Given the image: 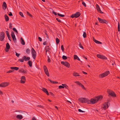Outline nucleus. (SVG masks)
Segmentation results:
<instances>
[{
    "mask_svg": "<svg viewBox=\"0 0 120 120\" xmlns=\"http://www.w3.org/2000/svg\"><path fill=\"white\" fill-rule=\"evenodd\" d=\"M31 54L33 58L34 59H35L36 56V52L33 48L32 49Z\"/></svg>",
    "mask_w": 120,
    "mask_h": 120,
    "instance_id": "nucleus-4",
    "label": "nucleus"
},
{
    "mask_svg": "<svg viewBox=\"0 0 120 120\" xmlns=\"http://www.w3.org/2000/svg\"><path fill=\"white\" fill-rule=\"evenodd\" d=\"M22 71L21 70H20L19 71H21V72H23L24 73H25L26 72L24 70H22Z\"/></svg>",
    "mask_w": 120,
    "mask_h": 120,
    "instance_id": "nucleus-59",
    "label": "nucleus"
},
{
    "mask_svg": "<svg viewBox=\"0 0 120 120\" xmlns=\"http://www.w3.org/2000/svg\"><path fill=\"white\" fill-rule=\"evenodd\" d=\"M107 92L108 94L113 97L116 96V95L114 92L110 90H108Z\"/></svg>",
    "mask_w": 120,
    "mask_h": 120,
    "instance_id": "nucleus-6",
    "label": "nucleus"
},
{
    "mask_svg": "<svg viewBox=\"0 0 120 120\" xmlns=\"http://www.w3.org/2000/svg\"><path fill=\"white\" fill-rule=\"evenodd\" d=\"M56 20L58 21L59 22H60V20L58 18H56Z\"/></svg>",
    "mask_w": 120,
    "mask_h": 120,
    "instance_id": "nucleus-57",
    "label": "nucleus"
},
{
    "mask_svg": "<svg viewBox=\"0 0 120 120\" xmlns=\"http://www.w3.org/2000/svg\"><path fill=\"white\" fill-rule=\"evenodd\" d=\"M3 5V7H4V9H5L7 7V5L5 2H4Z\"/></svg>",
    "mask_w": 120,
    "mask_h": 120,
    "instance_id": "nucleus-19",
    "label": "nucleus"
},
{
    "mask_svg": "<svg viewBox=\"0 0 120 120\" xmlns=\"http://www.w3.org/2000/svg\"><path fill=\"white\" fill-rule=\"evenodd\" d=\"M4 17L6 21H8L9 20V18L8 16L6 15H5Z\"/></svg>",
    "mask_w": 120,
    "mask_h": 120,
    "instance_id": "nucleus-20",
    "label": "nucleus"
},
{
    "mask_svg": "<svg viewBox=\"0 0 120 120\" xmlns=\"http://www.w3.org/2000/svg\"><path fill=\"white\" fill-rule=\"evenodd\" d=\"M52 13L55 15H57L56 13L53 11H52Z\"/></svg>",
    "mask_w": 120,
    "mask_h": 120,
    "instance_id": "nucleus-55",
    "label": "nucleus"
},
{
    "mask_svg": "<svg viewBox=\"0 0 120 120\" xmlns=\"http://www.w3.org/2000/svg\"><path fill=\"white\" fill-rule=\"evenodd\" d=\"M16 118L20 120H21L23 118V117L21 115H19L17 116Z\"/></svg>",
    "mask_w": 120,
    "mask_h": 120,
    "instance_id": "nucleus-17",
    "label": "nucleus"
},
{
    "mask_svg": "<svg viewBox=\"0 0 120 120\" xmlns=\"http://www.w3.org/2000/svg\"><path fill=\"white\" fill-rule=\"evenodd\" d=\"M27 15H28L30 16L31 17H32V15H30V14L29 12H27Z\"/></svg>",
    "mask_w": 120,
    "mask_h": 120,
    "instance_id": "nucleus-48",
    "label": "nucleus"
},
{
    "mask_svg": "<svg viewBox=\"0 0 120 120\" xmlns=\"http://www.w3.org/2000/svg\"><path fill=\"white\" fill-rule=\"evenodd\" d=\"M13 71L10 70L8 72H7V73H10L11 72H12Z\"/></svg>",
    "mask_w": 120,
    "mask_h": 120,
    "instance_id": "nucleus-56",
    "label": "nucleus"
},
{
    "mask_svg": "<svg viewBox=\"0 0 120 120\" xmlns=\"http://www.w3.org/2000/svg\"><path fill=\"white\" fill-rule=\"evenodd\" d=\"M15 36L14 33L13 32H11V36L13 37V36Z\"/></svg>",
    "mask_w": 120,
    "mask_h": 120,
    "instance_id": "nucleus-41",
    "label": "nucleus"
},
{
    "mask_svg": "<svg viewBox=\"0 0 120 120\" xmlns=\"http://www.w3.org/2000/svg\"><path fill=\"white\" fill-rule=\"evenodd\" d=\"M28 63L30 67H31L32 65V62L31 61H29L28 62Z\"/></svg>",
    "mask_w": 120,
    "mask_h": 120,
    "instance_id": "nucleus-27",
    "label": "nucleus"
},
{
    "mask_svg": "<svg viewBox=\"0 0 120 120\" xmlns=\"http://www.w3.org/2000/svg\"><path fill=\"white\" fill-rule=\"evenodd\" d=\"M83 36L84 38H85L86 36V33L85 32H84L83 35Z\"/></svg>",
    "mask_w": 120,
    "mask_h": 120,
    "instance_id": "nucleus-32",
    "label": "nucleus"
},
{
    "mask_svg": "<svg viewBox=\"0 0 120 120\" xmlns=\"http://www.w3.org/2000/svg\"><path fill=\"white\" fill-rule=\"evenodd\" d=\"M4 33L3 32L0 34V39L1 41H2L4 38Z\"/></svg>",
    "mask_w": 120,
    "mask_h": 120,
    "instance_id": "nucleus-10",
    "label": "nucleus"
},
{
    "mask_svg": "<svg viewBox=\"0 0 120 120\" xmlns=\"http://www.w3.org/2000/svg\"><path fill=\"white\" fill-rule=\"evenodd\" d=\"M109 73V71H107L105 72L104 73L101 74L99 75V77L100 78H103L107 76Z\"/></svg>",
    "mask_w": 120,
    "mask_h": 120,
    "instance_id": "nucleus-3",
    "label": "nucleus"
},
{
    "mask_svg": "<svg viewBox=\"0 0 120 120\" xmlns=\"http://www.w3.org/2000/svg\"><path fill=\"white\" fill-rule=\"evenodd\" d=\"M57 15H58L59 16H60V17H64V15L61 14H60L59 13H58Z\"/></svg>",
    "mask_w": 120,
    "mask_h": 120,
    "instance_id": "nucleus-30",
    "label": "nucleus"
},
{
    "mask_svg": "<svg viewBox=\"0 0 120 120\" xmlns=\"http://www.w3.org/2000/svg\"><path fill=\"white\" fill-rule=\"evenodd\" d=\"M9 15L10 16H11L12 15V14L11 12H10V13L9 14Z\"/></svg>",
    "mask_w": 120,
    "mask_h": 120,
    "instance_id": "nucleus-60",
    "label": "nucleus"
},
{
    "mask_svg": "<svg viewBox=\"0 0 120 120\" xmlns=\"http://www.w3.org/2000/svg\"><path fill=\"white\" fill-rule=\"evenodd\" d=\"M75 82V83L77 84H78L79 86H81L82 88L85 90H86L85 88L84 87V86L79 82Z\"/></svg>",
    "mask_w": 120,
    "mask_h": 120,
    "instance_id": "nucleus-14",
    "label": "nucleus"
},
{
    "mask_svg": "<svg viewBox=\"0 0 120 120\" xmlns=\"http://www.w3.org/2000/svg\"><path fill=\"white\" fill-rule=\"evenodd\" d=\"M26 52L27 53H29L30 52V50L29 49H27L26 50Z\"/></svg>",
    "mask_w": 120,
    "mask_h": 120,
    "instance_id": "nucleus-37",
    "label": "nucleus"
},
{
    "mask_svg": "<svg viewBox=\"0 0 120 120\" xmlns=\"http://www.w3.org/2000/svg\"><path fill=\"white\" fill-rule=\"evenodd\" d=\"M118 31H120V24H119V22H118Z\"/></svg>",
    "mask_w": 120,
    "mask_h": 120,
    "instance_id": "nucleus-35",
    "label": "nucleus"
},
{
    "mask_svg": "<svg viewBox=\"0 0 120 120\" xmlns=\"http://www.w3.org/2000/svg\"><path fill=\"white\" fill-rule=\"evenodd\" d=\"M78 111L79 112H84L82 110H81V109H78Z\"/></svg>",
    "mask_w": 120,
    "mask_h": 120,
    "instance_id": "nucleus-47",
    "label": "nucleus"
},
{
    "mask_svg": "<svg viewBox=\"0 0 120 120\" xmlns=\"http://www.w3.org/2000/svg\"><path fill=\"white\" fill-rule=\"evenodd\" d=\"M56 42L57 44H58L60 42V40L59 39L57 38H56Z\"/></svg>",
    "mask_w": 120,
    "mask_h": 120,
    "instance_id": "nucleus-34",
    "label": "nucleus"
},
{
    "mask_svg": "<svg viewBox=\"0 0 120 120\" xmlns=\"http://www.w3.org/2000/svg\"><path fill=\"white\" fill-rule=\"evenodd\" d=\"M16 55L17 57H19V55H20V54L16 52H15Z\"/></svg>",
    "mask_w": 120,
    "mask_h": 120,
    "instance_id": "nucleus-46",
    "label": "nucleus"
},
{
    "mask_svg": "<svg viewBox=\"0 0 120 120\" xmlns=\"http://www.w3.org/2000/svg\"><path fill=\"white\" fill-rule=\"evenodd\" d=\"M6 47L7 48V49H9L10 48V46L8 43H7L6 45Z\"/></svg>",
    "mask_w": 120,
    "mask_h": 120,
    "instance_id": "nucleus-25",
    "label": "nucleus"
},
{
    "mask_svg": "<svg viewBox=\"0 0 120 120\" xmlns=\"http://www.w3.org/2000/svg\"><path fill=\"white\" fill-rule=\"evenodd\" d=\"M19 14L21 16H22V17L23 16V14L21 12H19Z\"/></svg>",
    "mask_w": 120,
    "mask_h": 120,
    "instance_id": "nucleus-45",
    "label": "nucleus"
},
{
    "mask_svg": "<svg viewBox=\"0 0 120 120\" xmlns=\"http://www.w3.org/2000/svg\"><path fill=\"white\" fill-rule=\"evenodd\" d=\"M61 64L67 67H69L70 64L68 63L67 62H64V61H62L61 62Z\"/></svg>",
    "mask_w": 120,
    "mask_h": 120,
    "instance_id": "nucleus-11",
    "label": "nucleus"
},
{
    "mask_svg": "<svg viewBox=\"0 0 120 120\" xmlns=\"http://www.w3.org/2000/svg\"><path fill=\"white\" fill-rule=\"evenodd\" d=\"M48 80L51 82L52 83H58V82H56V81H51V80H50L49 79H48Z\"/></svg>",
    "mask_w": 120,
    "mask_h": 120,
    "instance_id": "nucleus-24",
    "label": "nucleus"
},
{
    "mask_svg": "<svg viewBox=\"0 0 120 120\" xmlns=\"http://www.w3.org/2000/svg\"><path fill=\"white\" fill-rule=\"evenodd\" d=\"M109 103L108 102H105L103 105L102 108H103L104 109H107L109 107Z\"/></svg>",
    "mask_w": 120,
    "mask_h": 120,
    "instance_id": "nucleus-5",
    "label": "nucleus"
},
{
    "mask_svg": "<svg viewBox=\"0 0 120 120\" xmlns=\"http://www.w3.org/2000/svg\"><path fill=\"white\" fill-rule=\"evenodd\" d=\"M32 120H36V119L35 117H33L32 119Z\"/></svg>",
    "mask_w": 120,
    "mask_h": 120,
    "instance_id": "nucleus-62",
    "label": "nucleus"
},
{
    "mask_svg": "<svg viewBox=\"0 0 120 120\" xmlns=\"http://www.w3.org/2000/svg\"><path fill=\"white\" fill-rule=\"evenodd\" d=\"M50 49L49 48H46L45 49V50H46V54H47V52H49V50Z\"/></svg>",
    "mask_w": 120,
    "mask_h": 120,
    "instance_id": "nucleus-31",
    "label": "nucleus"
},
{
    "mask_svg": "<svg viewBox=\"0 0 120 120\" xmlns=\"http://www.w3.org/2000/svg\"><path fill=\"white\" fill-rule=\"evenodd\" d=\"M9 39L10 41H11V38L10 37V35H9V36H7Z\"/></svg>",
    "mask_w": 120,
    "mask_h": 120,
    "instance_id": "nucleus-54",
    "label": "nucleus"
},
{
    "mask_svg": "<svg viewBox=\"0 0 120 120\" xmlns=\"http://www.w3.org/2000/svg\"><path fill=\"white\" fill-rule=\"evenodd\" d=\"M93 40L94 41V42L95 43H97L98 44H102L101 42L96 40L94 38H93Z\"/></svg>",
    "mask_w": 120,
    "mask_h": 120,
    "instance_id": "nucleus-18",
    "label": "nucleus"
},
{
    "mask_svg": "<svg viewBox=\"0 0 120 120\" xmlns=\"http://www.w3.org/2000/svg\"><path fill=\"white\" fill-rule=\"evenodd\" d=\"M13 40L14 41V42H15L16 40V39L15 37V36H13V37H11Z\"/></svg>",
    "mask_w": 120,
    "mask_h": 120,
    "instance_id": "nucleus-26",
    "label": "nucleus"
},
{
    "mask_svg": "<svg viewBox=\"0 0 120 120\" xmlns=\"http://www.w3.org/2000/svg\"><path fill=\"white\" fill-rule=\"evenodd\" d=\"M79 101L80 102L82 103H86L89 101V100L85 98H80L79 99Z\"/></svg>",
    "mask_w": 120,
    "mask_h": 120,
    "instance_id": "nucleus-2",
    "label": "nucleus"
},
{
    "mask_svg": "<svg viewBox=\"0 0 120 120\" xmlns=\"http://www.w3.org/2000/svg\"><path fill=\"white\" fill-rule=\"evenodd\" d=\"M97 56L98 57L102 59H107L105 57L100 54L97 55Z\"/></svg>",
    "mask_w": 120,
    "mask_h": 120,
    "instance_id": "nucleus-12",
    "label": "nucleus"
},
{
    "mask_svg": "<svg viewBox=\"0 0 120 120\" xmlns=\"http://www.w3.org/2000/svg\"><path fill=\"white\" fill-rule=\"evenodd\" d=\"M30 59V58L29 57H26V59L25 60V61L28 60H29Z\"/></svg>",
    "mask_w": 120,
    "mask_h": 120,
    "instance_id": "nucleus-44",
    "label": "nucleus"
},
{
    "mask_svg": "<svg viewBox=\"0 0 120 120\" xmlns=\"http://www.w3.org/2000/svg\"><path fill=\"white\" fill-rule=\"evenodd\" d=\"M79 47L81 48L82 49H83V48L82 46V44H81V43H79Z\"/></svg>",
    "mask_w": 120,
    "mask_h": 120,
    "instance_id": "nucleus-36",
    "label": "nucleus"
},
{
    "mask_svg": "<svg viewBox=\"0 0 120 120\" xmlns=\"http://www.w3.org/2000/svg\"><path fill=\"white\" fill-rule=\"evenodd\" d=\"M71 17L73 18L74 17H75V14L72 15L71 16Z\"/></svg>",
    "mask_w": 120,
    "mask_h": 120,
    "instance_id": "nucleus-50",
    "label": "nucleus"
},
{
    "mask_svg": "<svg viewBox=\"0 0 120 120\" xmlns=\"http://www.w3.org/2000/svg\"><path fill=\"white\" fill-rule=\"evenodd\" d=\"M26 80L25 77L24 76H22L21 78L20 82L22 83H25V81Z\"/></svg>",
    "mask_w": 120,
    "mask_h": 120,
    "instance_id": "nucleus-13",
    "label": "nucleus"
},
{
    "mask_svg": "<svg viewBox=\"0 0 120 120\" xmlns=\"http://www.w3.org/2000/svg\"><path fill=\"white\" fill-rule=\"evenodd\" d=\"M21 43L23 45H24L25 44V42L24 41V40L22 38H21Z\"/></svg>",
    "mask_w": 120,
    "mask_h": 120,
    "instance_id": "nucleus-22",
    "label": "nucleus"
},
{
    "mask_svg": "<svg viewBox=\"0 0 120 120\" xmlns=\"http://www.w3.org/2000/svg\"><path fill=\"white\" fill-rule=\"evenodd\" d=\"M102 98V97L101 96L97 97L94 99H92L90 100H89V101H88V103L91 104H95L98 101L101 100Z\"/></svg>",
    "mask_w": 120,
    "mask_h": 120,
    "instance_id": "nucleus-1",
    "label": "nucleus"
},
{
    "mask_svg": "<svg viewBox=\"0 0 120 120\" xmlns=\"http://www.w3.org/2000/svg\"><path fill=\"white\" fill-rule=\"evenodd\" d=\"M44 71L46 74L48 76H49V73L48 71V70L47 69V67L45 66H44Z\"/></svg>",
    "mask_w": 120,
    "mask_h": 120,
    "instance_id": "nucleus-8",
    "label": "nucleus"
},
{
    "mask_svg": "<svg viewBox=\"0 0 120 120\" xmlns=\"http://www.w3.org/2000/svg\"><path fill=\"white\" fill-rule=\"evenodd\" d=\"M61 49L62 50V51H63L64 50V48L63 47V45H61Z\"/></svg>",
    "mask_w": 120,
    "mask_h": 120,
    "instance_id": "nucleus-43",
    "label": "nucleus"
},
{
    "mask_svg": "<svg viewBox=\"0 0 120 120\" xmlns=\"http://www.w3.org/2000/svg\"><path fill=\"white\" fill-rule=\"evenodd\" d=\"M48 61L49 62L50 61V59L49 58V56H48Z\"/></svg>",
    "mask_w": 120,
    "mask_h": 120,
    "instance_id": "nucleus-61",
    "label": "nucleus"
},
{
    "mask_svg": "<svg viewBox=\"0 0 120 120\" xmlns=\"http://www.w3.org/2000/svg\"><path fill=\"white\" fill-rule=\"evenodd\" d=\"M59 88L60 89L61 88H64V87L62 86H59Z\"/></svg>",
    "mask_w": 120,
    "mask_h": 120,
    "instance_id": "nucleus-39",
    "label": "nucleus"
},
{
    "mask_svg": "<svg viewBox=\"0 0 120 120\" xmlns=\"http://www.w3.org/2000/svg\"><path fill=\"white\" fill-rule=\"evenodd\" d=\"M74 14L75 15V17L77 18L80 16L81 14L79 12H77Z\"/></svg>",
    "mask_w": 120,
    "mask_h": 120,
    "instance_id": "nucleus-16",
    "label": "nucleus"
},
{
    "mask_svg": "<svg viewBox=\"0 0 120 120\" xmlns=\"http://www.w3.org/2000/svg\"><path fill=\"white\" fill-rule=\"evenodd\" d=\"M82 4L84 5L85 7L86 6V4L85 3L83 2H82Z\"/></svg>",
    "mask_w": 120,
    "mask_h": 120,
    "instance_id": "nucleus-42",
    "label": "nucleus"
},
{
    "mask_svg": "<svg viewBox=\"0 0 120 120\" xmlns=\"http://www.w3.org/2000/svg\"><path fill=\"white\" fill-rule=\"evenodd\" d=\"M62 58L64 60H66L67 59V57L64 55L63 56Z\"/></svg>",
    "mask_w": 120,
    "mask_h": 120,
    "instance_id": "nucleus-29",
    "label": "nucleus"
},
{
    "mask_svg": "<svg viewBox=\"0 0 120 120\" xmlns=\"http://www.w3.org/2000/svg\"><path fill=\"white\" fill-rule=\"evenodd\" d=\"M26 59V57L25 56H24L22 58V59L25 60Z\"/></svg>",
    "mask_w": 120,
    "mask_h": 120,
    "instance_id": "nucleus-53",
    "label": "nucleus"
},
{
    "mask_svg": "<svg viewBox=\"0 0 120 120\" xmlns=\"http://www.w3.org/2000/svg\"><path fill=\"white\" fill-rule=\"evenodd\" d=\"M9 27L11 29L12 28V25L11 23H10L9 24Z\"/></svg>",
    "mask_w": 120,
    "mask_h": 120,
    "instance_id": "nucleus-38",
    "label": "nucleus"
},
{
    "mask_svg": "<svg viewBox=\"0 0 120 120\" xmlns=\"http://www.w3.org/2000/svg\"><path fill=\"white\" fill-rule=\"evenodd\" d=\"M38 39H39V41H42V39L40 37H38Z\"/></svg>",
    "mask_w": 120,
    "mask_h": 120,
    "instance_id": "nucleus-51",
    "label": "nucleus"
},
{
    "mask_svg": "<svg viewBox=\"0 0 120 120\" xmlns=\"http://www.w3.org/2000/svg\"><path fill=\"white\" fill-rule=\"evenodd\" d=\"M64 87H65L66 88H67V87H68V86L65 84V85H64Z\"/></svg>",
    "mask_w": 120,
    "mask_h": 120,
    "instance_id": "nucleus-64",
    "label": "nucleus"
},
{
    "mask_svg": "<svg viewBox=\"0 0 120 120\" xmlns=\"http://www.w3.org/2000/svg\"><path fill=\"white\" fill-rule=\"evenodd\" d=\"M74 58L75 59H76L80 61V60L79 58L76 55H75L74 56Z\"/></svg>",
    "mask_w": 120,
    "mask_h": 120,
    "instance_id": "nucleus-21",
    "label": "nucleus"
},
{
    "mask_svg": "<svg viewBox=\"0 0 120 120\" xmlns=\"http://www.w3.org/2000/svg\"><path fill=\"white\" fill-rule=\"evenodd\" d=\"M96 8L97 9V10L100 13H103V12L101 11L99 6L98 5H97L96 6Z\"/></svg>",
    "mask_w": 120,
    "mask_h": 120,
    "instance_id": "nucleus-15",
    "label": "nucleus"
},
{
    "mask_svg": "<svg viewBox=\"0 0 120 120\" xmlns=\"http://www.w3.org/2000/svg\"><path fill=\"white\" fill-rule=\"evenodd\" d=\"M13 30L14 31L16 32V33L17 34L18 33V31L17 30H16V28H13Z\"/></svg>",
    "mask_w": 120,
    "mask_h": 120,
    "instance_id": "nucleus-33",
    "label": "nucleus"
},
{
    "mask_svg": "<svg viewBox=\"0 0 120 120\" xmlns=\"http://www.w3.org/2000/svg\"><path fill=\"white\" fill-rule=\"evenodd\" d=\"M9 83L7 82L3 83L0 84V86L4 87L8 85Z\"/></svg>",
    "mask_w": 120,
    "mask_h": 120,
    "instance_id": "nucleus-9",
    "label": "nucleus"
},
{
    "mask_svg": "<svg viewBox=\"0 0 120 120\" xmlns=\"http://www.w3.org/2000/svg\"><path fill=\"white\" fill-rule=\"evenodd\" d=\"M66 101L68 102L69 103L71 104V102H70V101H68V100H66Z\"/></svg>",
    "mask_w": 120,
    "mask_h": 120,
    "instance_id": "nucleus-58",
    "label": "nucleus"
},
{
    "mask_svg": "<svg viewBox=\"0 0 120 120\" xmlns=\"http://www.w3.org/2000/svg\"><path fill=\"white\" fill-rule=\"evenodd\" d=\"M19 69V68L17 67H15L14 69L16 70H17Z\"/></svg>",
    "mask_w": 120,
    "mask_h": 120,
    "instance_id": "nucleus-49",
    "label": "nucleus"
},
{
    "mask_svg": "<svg viewBox=\"0 0 120 120\" xmlns=\"http://www.w3.org/2000/svg\"><path fill=\"white\" fill-rule=\"evenodd\" d=\"M42 90L45 93H46L48 91L46 89L44 88H42Z\"/></svg>",
    "mask_w": 120,
    "mask_h": 120,
    "instance_id": "nucleus-23",
    "label": "nucleus"
},
{
    "mask_svg": "<svg viewBox=\"0 0 120 120\" xmlns=\"http://www.w3.org/2000/svg\"><path fill=\"white\" fill-rule=\"evenodd\" d=\"M73 75L75 76H79V75H78L77 73H75L73 74Z\"/></svg>",
    "mask_w": 120,
    "mask_h": 120,
    "instance_id": "nucleus-28",
    "label": "nucleus"
},
{
    "mask_svg": "<svg viewBox=\"0 0 120 120\" xmlns=\"http://www.w3.org/2000/svg\"><path fill=\"white\" fill-rule=\"evenodd\" d=\"M19 60V61H20V62H23L24 61V60H23L22 59H20Z\"/></svg>",
    "mask_w": 120,
    "mask_h": 120,
    "instance_id": "nucleus-52",
    "label": "nucleus"
},
{
    "mask_svg": "<svg viewBox=\"0 0 120 120\" xmlns=\"http://www.w3.org/2000/svg\"><path fill=\"white\" fill-rule=\"evenodd\" d=\"M7 49V48L6 49H5V51L6 52H8V49Z\"/></svg>",
    "mask_w": 120,
    "mask_h": 120,
    "instance_id": "nucleus-63",
    "label": "nucleus"
},
{
    "mask_svg": "<svg viewBox=\"0 0 120 120\" xmlns=\"http://www.w3.org/2000/svg\"><path fill=\"white\" fill-rule=\"evenodd\" d=\"M98 19L99 22L100 23H105L106 24L108 23V22L107 21L104 19H102L99 17L98 18Z\"/></svg>",
    "mask_w": 120,
    "mask_h": 120,
    "instance_id": "nucleus-7",
    "label": "nucleus"
},
{
    "mask_svg": "<svg viewBox=\"0 0 120 120\" xmlns=\"http://www.w3.org/2000/svg\"><path fill=\"white\" fill-rule=\"evenodd\" d=\"M6 33L7 34V36H9V35H9V33L8 31H6Z\"/></svg>",
    "mask_w": 120,
    "mask_h": 120,
    "instance_id": "nucleus-40",
    "label": "nucleus"
}]
</instances>
